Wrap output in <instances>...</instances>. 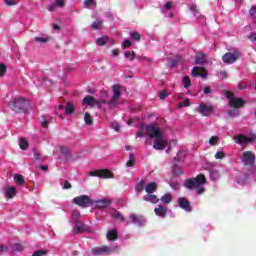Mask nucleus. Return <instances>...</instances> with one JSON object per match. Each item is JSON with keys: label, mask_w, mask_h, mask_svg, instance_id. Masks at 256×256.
<instances>
[{"label": "nucleus", "mask_w": 256, "mask_h": 256, "mask_svg": "<svg viewBox=\"0 0 256 256\" xmlns=\"http://www.w3.org/2000/svg\"><path fill=\"white\" fill-rule=\"evenodd\" d=\"M145 129L149 139H154L153 147L156 151H163L169 147V140L165 137V130L155 123L149 124Z\"/></svg>", "instance_id": "obj_1"}, {"label": "nucleus", "mask_w": 256, "mask_h": 256, "mask_svg": "<svg viewBox=\"0 0 256 256\" xmlns=\"http://www.w3.org/2000/svg\"><path fill=\"white\" fill-rule=\"evenodd\" d=\"M205 183H207V178H205V175L200 174L195 178L187 179L184 183V187H186V189L195 190L196 195H203V193H205Z\"/></svg>", "instance_id": "obj_2"}, {"label": "nucleus", "mask_w": 256, "mask_h": 256, "mask_svg": "<svg viewBox=\"0 0 256 256\" xmlns=\"http://www.w3.org/2000/svg\"><path fill=\"white\" fill-rule=\"evenodd\" d=\"M123 87L121 85H113L112 86V91H113V96L111 100H109V91L103 90L101 92V99H98V101H108V103H103L102 105H109L110 107H115V105H119V99H121V90Z\"/></svg>", "instance_id": "obj_3"}, {"label": "nucleus", "mask_w": 256, "mask_h": 256, "mask_svg": "<svg viewBox=\"0 0 256 256\" xmlns=\"http://www.w3.org/2000/svg\"><path fill=\"white\" fill-rule=\"evenodd\" d=\"M226 97L229 100V105L232 108L230 111H228V115L230 117H238L239 115V107H243L245 105V102L243 99L235 97V94L232 92H226Z\"/></svg>", "instance_id": "obj_4"}, {"label": "nucleus", "mask_w": 256, "mask_h": 256, "mask_svg": "<svg viewBox=\"0 0 256 256\" xmlns=\"http://www.w3.org/2000/svg\"><path fill=\"white\" fill-rule=\"evenodd\" d=\"M8 105L15 113H25V111H27V107H29V100L23 97H15Z\"/></svg>", "instance_id": "obj_5"}, {"label": "nucleus", "mask_w": 256, "mask_h": 256, "mask_svg": "<svg viewBox=\"0 0 256 256\" xmlns=\"http://www.w3.org/2000/svg\"><path fill=\"white\" fill-rule=\"evenodd\" d=\"M72 203H74L75 205H78V207H82L83 209H86V207L93 205V200H91V198L87 195H81V196L75 197L72 200Z\"/></svg>", "instance_id": "obj_6"}, {"label": "nucleus", "mask_w": 256, "mask_h": 256, "mask_svg": "<svg viewBox=\"0 0 256 256\" xmlns=\"http://www.w3.org/2000/svg\"><path fill=\"white\" fill-rule=\"evenodd\" d=\"M233 139L238 145H245V143H253V141H256V135L251 134L250 136H245L243 134H238L234 136Z\"/></svg>", "instance_id": "obj_7"}, {"label": "nucleus", "mask_w": 256, "mask_h": 256, "mask_svg": "<svg viewBox=\"0 0 256 256\" xmlns=\"http://www.w3.org/2000/svg\"><path fill=\"white\" fill-rule=\"evenodd\" d=\"M91 177H100V179H113V172L107 169L90 171Z\"/></svg>", "instance_id": "obj_8"}, {"label": "nucleus", "mask_w": 256, "mask_h": 256, "mask_svg": "<svg viewBox=\"0 0 256 256\" xmlns=\"http://www.w3.org/2000/svg\"><path fill=\"white\" fill-rule=\"evenodd\" d=\"M83 105H89L90 107H93L97 105L98 107H102L103 103H109L107 100H99V99H94L93 96H86L82 100Z\"/></svg>", "instance_id": "obj_9"}, {"label": "nucleus", "mask_w": 256, "mask_h": 256, "mask_svg": "<svg viewBox=\"0 0 256 256\" xmlns=\"http://www.w3.org/2000/svg\"><path fill=\"white\" fill-rule=\"evenodd\" d=\"M241 161L245 165H253L255 163V154L251 151H245L242 154Z\"/></svg>", "instance_id": "obj_10"}, {"label": "nucleus", "mask_w": 256, "mask_h": 256, "mask_svg": "<svg viewBox=\"0 0 256 256\" xmlns=\"http://www.w3.org/2000/svg\"><path fill=\"white\" fill-rule=\"evenodd\" d=\"M239 59V52H234V53H226L223 57L222 60L224 63L227 65H231V63H235V61Z\"/></svg>", "instance_id": "obj_11"}, {"label": "nucleus", "mask_w": 256, "mask_h": 256, "mask_svg": "<svg viewBox=\"0 0 256 256\" xmlns=\"http://www.w3.org/2000/svg\"><path fill=\"white\" fill-rule=\"evenodd\" d=\"M74 228H73V233L75 235H79L80 233H85L87 231H89V228L87 227V225H85L83 222L78 221V222H74Z\"/></svg>", "instance_id": "obj_12"}, {"label": "nucleus", "mask_w": 256, "mask_h": 256, "mask_svg": "<svg viewBox=\"0 0 256 256\" xmlns=\"http://www.w3.org/2000/svg\"><path fill=\"white\" fill-rule=\"evenodd\" d=\"M113 253V248L107 247V246H101V247H95L92 249L93 255H105Z\"/></svg>", "instance_id": "obj_13"}, {"label": "nucleus", "mask_w": 256, "mask_h": 256, "mask_svg": "<svg viewBox=\"0 0 256 256\" xmlns=\"http://www.w3.org/2000/svg\"><path fill=\"white\" fill-rule=\"evenodd\" d=\"M198 111L201 113V115L207 117L213 113V106L210 104H200Z\"/></svg>", "instance_id": "obj_14"}, {"label": "nucleus", "mask_w": 256, "mask_h": 256, "mask_svg": "<svg viewBox=\"0 0 256 256\" xmlns=\"http://www.w3.org/2000/svg\"><path fill=\"white\" fill-rule=\"evenodd\" d=\"M192 76L207 79V70H205L203 67L196 66L192 69Z\"/></svg>", "instance_id": "obj_15"}, {"label": "nucleus", "mask_w": 256, "mask_h": 256, "mask_svg": "<svg viewBox=\"0 0 256 256\" xmlns=\"http://www.w3.org/2000/svg\"><path fill=\"white\" fill-rule=\"evenodd\" d=\"M109 205H111V200L109 199L92 200V206L99 207L100 209H105Z\"/></svg>", "instance_id": "obj_16"}, {"label": "nucleus", "mask_w": 256, "mask_h": 256, "mask_svg": "<svg viewBox=\"0 0 256 256\" xmlns=\"http://www.w3.org/2000/svg\"><path fill=\"white\" fill-rule=\"evenodd\" d=\"M17 193V189L13 186H7L4 188V197L6 199H13Z\"/></svg>", "instance_id": "obj_17"}, {"label": "nucleus", "mask_w": 256, "mask_h": 256, "mask_svg": "<svg viewBox=\"0 0 256 256\" xmlns=\"http://www.w3.org/2000/svg\"><path fill=\"white\" fill-rule=\"evenodd\" d=\"M178 205L181 207V209H184V211H191V205L189 204V201L185 197L178 199Z\"/></svg>", "instance_id": "obj_18"}, {"label": "nucleus", "mask_w": 256, "mask_h": 256, "mask_svg": "<svg viewBox=\"0 0 256 256\" xmlns=\"http://www.w3.org/2000/svg\"><path fill=\"white\" fill-rule=\"evenodd\" d=\"M154 212L158 217H165L167 215V207L159 205L154 209Z\"/></svg>", "instance_id": "obj_19"}, {"label": "nucleus", "mask_w": 256, "mask_h": 256, "mask_svg": "<svg viewBox=\"0 0 256 256\" xmlns=\"http://www.w3.org/2000/svg\"><path fill=\"white\" fill-rule=\"evenodd\" d=\"M145 191L148 195H151L153 193H155L157 191V184L154 183V182H150L146 188H145Z\"/></svg>", "instance_id": "obj_20"}, {"label": "nucleus", "mask_w": 256, "mask_h": 256, "mask_svg": "<svg viewBox=\"0 0 256 256\" xmlns=\"http://www.w3.org/2000/svg\"><path fill=\"white\" fill-rule=\"evenodd\" d=\"M53 118H51V116L47 115V116H41L40 118V123L42 125V127H44V129H47V125H49V123H51Z\"/></svg>", "instance_id": "obj_21"}, {"label": "nucleus", "mask_w": 256, "mask_h": 256, "mask_svg": "<svg viewBox=\"0 0 256 256\" xmlns=\"http://www.w3.org/2000/svg\"><path fill=\"white\" fill-rule=\"evenodd\" d=\"M79 217H81V212H79V210H73L72 216L69 219V223H77V222H79Z\"/></svg>", "instance_id": "obj_22"}, {"label": "nucleus", "mask_w": 256, "mask_h": 256, "mask_svg": "<svg viewBox=\"0 0 256 256\" xmlns=\"http://www.w3.org/2000/svg\"><path fill=\"white\" fill-rule=\"evenodd\" d=\"M111 217H113V219H118V221H125V217H123V214H121V212L117 211V210H112V212L110 213Z\"/></svg>", "instance_id": "obj_23"}, {"label": "nucleus", "mask_w": 256, "mask_h": 256, "mask_svg": "<svg viewBox=\"0 0 256 256\" xmlns=\"http://www.w3.org/2000/svg\"><path fill=\"white\" fill-rule=\"evenodd\" d=\"M144 201H148L149 203H159V200L157 199V196L153 194H147L143 197Z\"/></svg>", "instance_id": "obj_24"}, {"label": "nucleus", "mask_w": 256, "mask_h": 256, "mask_svg": "<svg viewBox=\"0 0 256 256\" xmlns=\"http://www.w3.org/2000/svg\"><path fill=\"white\" fill-rule=\"evenodd\" d=\"M109 241H115L117 239V230H109L106 234Z\"/></svg>", "instance_id": "obj_25"}, {"label": "nucleus", "mask_w": 256, "mask_h": 256, "mask_svg": "<svg viewBox=\"0 0 256 256\" xmlns=\"http://www.w3.org/2000/svg\"><path fill=\"white\" fill-rule=\"evenodd\" d=\"M130 219L132 223H134V225H143V220L141 219V217H137V215L135 214H131Z\"/></svg>", "instance_id": "obj_26"}, {"label": "nucleus", "mask_w": 256, "mask_h": 256, "mask_svg": "<svg viewBox=\"0 0 256 256\" xmlns=\"http://www.w3.org/2000/svg\"><path fill=\"white\" fill-rule=\"evenodd\" d=\"M209 175H210L211 181H217V179H219V177H221V175L219 174V172L216 169L210 170Z\"/></svg>", "instance_id": "obj_27"}, {"label": "nucleus", "mask_w": 256, "mask_h": 256, "mask_svg": "<svg viewBox=\"0 0 256 256\" xmlns=\"http://www.w3.org/2000/svg\"><path fill=\"white\" fill-rule=\"evenodd\" d=\"M173 197L171 194H164L160 200L164 203V205H169V203L172 201Z\"/></svg>", "instance_id": "obj_28"}, {"label": "nucleus", "mask_w": 256, "mask_h": 256, "mask_svg": "<svg viewBox=\"0 0 256 256\" xmlns=\"http://www.w3.org/2000/svg\"><path fill=\"white\" fill-rule=\"evenodd\" d=\"M14 181L18 185H23V183H25V178H23V176L21 174H15L14 175Z\"/></svg>", "instance_id": "obj_29"}, {"label": "nucleus", "mask_w": 256, "mask_h": 256, "mask_svg": "<svg viewBox=\"0 0 256 256\" xmlns=\"http://www.w3.org/2000/svg\"><path fill=\"white\" fill-rule=\"evenodd\" d=\"M75 111V107H73V104L71 102H68L65 108V114L71 115Z\"/></svg>", "instance_id": "obj_30"}, {"label": "nucleus", "mask_w": 256, "mask_h": 256, "mask_svg": "<svg viewBox=\"0 0 256 256\" xmlns=\"http://www.w3.org/2000/svg\"><path fill=\"white\" fill-rule=\"evenodd\" d=\"M19 147H20V149L25 151V149H27V147H29V142H27V140L25 138H21L20 143H19Z\"/></svg>", "instance_id": "obj_31"}, {"label": "nucleus", "mask_w": 256, "mask_h": 256, "mask_svg": "<svg viewBox=\"0 0 256 256\" xmlns=\"http://www.w3.org/2000/svg\"><path fill=\"white\" fill-rule=\"evenodd\" d=\"M209 145H211L212 147H214L215 145L219 144V136H212L209 141H208Z\"/></svg>", "instance_id": "obj_32"}, {"label": "nucleus", "mask_w": 256, "mask_h": 256, "mask_svg": "<svg viewBox=\"0 0 256 256\" xmlns=\"http://www.w3.org/2000/svg\"><path fill=\"white\" fill-rule=\"evenodd\" d=\"M84 121H85L86 125H92L93 124V118H91V114H89V112H86L84 114Z\"/></svg>", "instance_id": "obj_33"}, {"label": "nucleus", "mask_w": 256, "mask_h": 256, "mask_svg": "<svg viewBox=\"0 0 256 256\" xmlns=\"http://www.w3.org/2000/svg\"><path fill=\"white\" fill-rule=\"evenodd\" d=\"M107 41H109V38L107 36H103L101 38H98L96 43H97V45L102 47L103 45H105V43H107Z\"/></svg>", "instance_id": "obj_34"}, {"label": "nucleus", "mask_w": 256, "mask_h": 256, "mask_svg": "<svg viewBox=\"0 0 256 256\" xmlns=\"http://www.w3.org/2000/svg\"><path fill=\"white\" fill-rule=\"evenodd\" d=\"M124 57L126 59H129L130 61H134V59H135V52H133V51H126L124 53Z\"/></svg>", "instance_id": "obj_35"}, {"label": "nucleus", "mask_w": 256, "mask_h": 256, "mask_svg": "<svg viewBox=\"0 0 256 256\" xmlns=\"http://www.w3.org/2000/svg\"><path fill=\"white\" fill-rule=\"evenodd\" d=\"M135 165V155L130 154L129 160L126 163V167H133Z\"/></svg>", "instance_id": "obj_36"}, {"label": "nucleus", "mask_w": 256, "mask_h": 256, "mask_svg": "<svg viewBox=\"0 0 256 256\" xmlns=\"http://www.w3.org/2000/svg\"><path fill=\"white\" fill-rule=\"evenodd\" d=\"M182 83H183L185 89H189V87L191 86V80L187 76L183 77Z\"/></svg>", "instance_id": "obj_37"}, {"label": "nucleus", "mask_w": 256, "mask_h": 256, "mask_svg": "<svg viewBox=\"0 0 256 256\" xmlns=\"http://www.w3.org/2000/svg\"><path fill=\"white\" fill-rule=\"evenodd\" d=\"M203 63H205V55L204 54H199L196 57V65H201Z\"/></svg>", "instance_id": "obj_38"}, {"label": "nucleus", "mask_w": 256, "mask_h": 256, "mask_svg": "<svg viewBox=\"0 0 256 256\" xmlns=\"http://www.w3.org/2000/svg\"><path fill=\"white\" fill-rule=\"evenodd\" d=\"M149 127L147 126H141V130L137 132L136 137H144L145 133H147V130L145 128Z\"/></svg>", "instance_id": "obj_39"}, {"label": "nucleus", "mask_w": 256, "mask_h": 256, "mask_svg": "<svg viewBox=\"0 0 256 256\" xmlns=\"http://www.w3.org/2000/svg\"><path fill=\"white\" fill-rule=\"evenodd\" d=\"M131 39H133L134 41H140L141 40V34H139V32H132L130 34Z\"/></svg>", "instance_id": "obj_40"}, {"label": "nucleus", "mask_w": 256, "mask_h": 256, "mask_svg": "<svg viewBox=\"0 0 256 256\" xmlns=\"http://www.w3.org/2000/svg\"><path fill=\"white\" fill-rule=\"evenodd\" d=\"M34 41L36 43H47L49 41V38H47V37H35Z\"/></svg>", "instance_id": "obj_41"}, {"label": "nucleus", "mask_w": 256, "mask_h": 256, "mask_svg": "<svg viewBox=\"0 0 256 256\" xmlns=\"http://www.w3.org/2000/svg\"><path fill=\"white\" fill-rule=\"evenodd\" d=\"M173 6L171 5V2H167L162 8H161V12L165 13L166 11H171V8Z\"/></svg>", "instance_id": "obj_42"}, {"label": "nucleus", "mask_w": 256, "mask_h": 256, "mask_svg": "<svg viewBox=\"0 0 256 256\" xmlns=\"http://www.w3.org/2000/svg\"><path fill=\"white\" fill-rule=\"evenodd\" d=\"M101 25H103V21L101 20H96L93 24H92V29H101Z\"/></svg>", "instance_id": "obj_43"}, {"label": "nucleus", "mask_w": 256, "mask_h": 256, "mask_svg": "<svg viewBox=\"0 0 256 256\" xmlns=\"http://www.w3.org/2000/svg\"><path fill=\"white\" fill-rule=\"evenodd\" d=\"M174 175H181L183 173V170L180 168L179 165H175L172 169Z\"/></svg>", "instance_id": "obj_44"}, {"label": "nucleus", "mask_w": 256, "mask_h": 256, "mask_svg": "<svg viewBox=\"0 0 256 256\" xmlns=\"http://www.w3.org/2000/svg\"><path fill=\"white\" fill-rule=\"evenodd\" d=\"M4 3L7 5V7H13L17 5V0H4Z\"/></svg>", "instance_id": "obj_45"}, {"label": "nucleus", "mask_w": 256, "mask_h": 256, "mask_svg": "<svg viewBox=\"0 0 256 256\" xmlns=\"http://www.w3.org/2000/svg\"><path fill=\"white\" fill-rule=\"evenodd\" d=\"M32 256H47V251L45 250H36Z\"/></svg>", "instance_id": "obj_46"}, {"label": "nucleus", "mask_w": 256, "mask_h": 256, "mask_svg": "<svg viewBox=\"0 0 256 256\" xmlns=\"http://www.w3.org/2000/svg\"><path fill=\"white\" fill-rule=\"evenodd\" d=\"M57 5L55 4V2H52V3H50L48 6H47V11H50V12H53V11H55V9H57Z\"/></svg>", "instance_id": "obj_47"}, {"label": "nucleus", "mask_w": 256, "mask_h": 256, "mask_svg": "<svg viewBox=\"0 0 256 256\" xmlns=\"http://www.w3.org/2000/svg\"><path fill=\"white\" fill-rule=\"evenodd\" d=\"M7 73V66L5 64H0V77H3Z\"/></svg>", "instance_id": "obj_48"}, {"label": "nucleus", "mask_w": 256, "mask_h": 256, "mask_svg": "<svg viewBox=\"0 0 256 256\" xmlns=\"http://www.w3.org/2000/svg\"><path fill=\"white\" fill-rule=\"evenodd\" d=\"M60 151L63 155H69V147L67 146H60Z\"/></svg>", "instance_id": "obj_49"}, {"label": "nucleus", "mask_w": 256, "mask_h": 256, "mask_svg": "<svg viewBox=\"0 0 256 256\" xmlns=\"http://www.w3.org/2000/svg\"><path fill=\"white\" fill-rule=\"evenodd\" d=\"M54 3L56 4V7H65V0H55Z\"/></svg>", "instance_id": "obj_50"}, {"label": "nucleus", "mask_w": 256, "mask_h": 256, "mask_svg": "<svg viewBox=\"0 0 256 256\" xmlns=\"http://www.w3.org/2000/svg\"><path fill=\"white\" fill-rule=\"evenodd\" d=\"M249 15L251 17H256V5L252 6L249 10Z\"/></svg>", "instance_id": "obj_51"}, {"label": "nucleus", "mask_w": 256, "mask_h": 256, "mask_svg": "<svg viewBox=\"0 0 256 256\" xmlns=\"http://www.w3.org/2000/svg\"><path fill=\"white\" fill-rule=\"evenodd\" d=\"M169 185H170L171 189H174V190L179 189V183H177V182L170 181Z\"/></svg>", "instance_id": "obj_52"}, {"label": "nucleus", "mask_w": 256, "mask_h": 256, "mask_svg": "<svg viewBox=\"0 0 256 256\" xmlns=\"http://www.w3.org/2000/svg\"><path fill=\"white\" fill-rule=\"evenodd\" d=\"M225 157V152H216L215 159H223Z\"/></svg>", "instance_id": "obj_53"}, {"label": "nucleus", "mask_w": 256, "mask_h": 256, "mask_svg": "<svg viewBox=\"0 0 256 256\" xmlns=\"http://www.w3.org/2000/svg\"><path fill=\"white\" fill-rule=\"evenodd\" d=\"M13 251H23V246L21 244H15L13 246Z\"/></svg>", "instance_id": "obj_54"}, {"label": "nucleus", "mask_w": 256, "mask_h": 256, "mask_svg": "<svg viewBox=\"0 0 256 256\" xmlns=\"http://www.w3.org/2000/svg\"><path fill=\"white\" fill-rule=\"evenodd\" d=\"M85 7H89L91 5H95V0H85L84 1Z\"/></svg>", "instance_id": "obj_55"}, {"label": "nucleus", "mask_w": 256, "mask_h": 256, "mask_svg": "<svg viewBox=\"0 0 256 256\" xmlns=\"http://www.w3.org/2000/svg\"><path fill=\"white\" fill-rule=\"evenodd\" d=\"M167 91H162L159 93V99L163 100L167 97Z\"/></svg>", "instance_id": "obj_56"}, {"label": "nucleus", "mask_w": 256, "mask_h": 256, "mask_svg": "<svg viewBox=\"0 0 256 256\" xmlns=\"http://www.w3.org/2000/svg\"><path fill=\"white\" fill-rule=\"evenodd\" d=\"M190 11H191V13H193L194 15H197V6H196V5L190 6Z\"/></svg>", "instance_id": "obj_57"}, {"label": "nucleus", "mask_w": 256, "mask_h": 256, "mask_svg": "<svg viewBox=\"0 0 256 256\" xmlns=\"http://www.w3.org/2000/svg\"><path fill=\"white\" fill-rule=\"evenodd\" d=\"M123 45H124V47H131V45H132L131 40L125 39Z\"/></svg>", "instance_id": "obj_58"}, {"label": "nucleus", "mask_w": 256, "mask_h": 256, "mask_svg": "<svg viewBox=\"0 0 256 256\" xmlns=\"http://www.w3.org/2000/svg\"><path fill=\"white\" fill-rule=\"evenodd\" d=\"M63 189H71V183H69V181H64V186Z\"/></svg>", "instance_id": "obj_59"}, {"label": "nucleus", "mask_w": 256, "mask_h": 256, "mask_svg": "<svg viewBox=\"0 0 256 256\" xmlns=\"http://www.w3.org/2000/svg\"><path fill=\"white\" fill-rule=\"evenodd\" d=\"M249 39H250V41H252V43H255V44H256V33L251 34V35L249 36Z\"/></svg>", "instance_id": "obj_60"}, {"label": "nucleus", "mask_w": 256, "mask_h": 256, "mask_svg": "<svg viewBox=\"0 0 256 256\" xmlns=\"http://www.w3.org/2000/svg\"><path fill=\"white\" fill-rule=\"evenodd\" d=\"M220 77H221V79H227V71H221Z\"/></svg>", "instance_id": "obj_61"}, {"label": "nucleus", "mask_w": 256, "mask_h": 256, "mask_svg": "<svg viewBox=\"0 0 256 256\" xmlns=\"http://www.w3.org/2000/svg\"><path fill=\"white\" fill-rule=\"evenodd\" d=\"M204 93H205V95H209V93H211V87L206 86V87L204 88Z\"/></svg>", "instance_id": "obj_62"}, {"label": "nucleus", "mask_w": 256, "mask_h": 256, "mask_svg": "<svg viewBox=\"0 0 256 256\" xmlns=\"http://www.w3.org/2000/svg\"><path fill=\"white\" fill-rule=\"evenodd\" d=\"M183 105L184 107H189V105H191V101L189 99H185Z\"/></svg>", "instance_id": "obj_63"}, {"label": "nucleus", "mask_w": 256, "mask_h": 256, "mask_svg": "<svg viewBox=\"0 0 256 256\" xmlns=\"http://www.w3.org/2000/svg\"><path fill=\"white\" fill-rule=\"evenodd\" d=\"M3 251H7V246L0 244V253H3Z\"/></svg>", "instance_id": "obj_64"}]
</instances>
